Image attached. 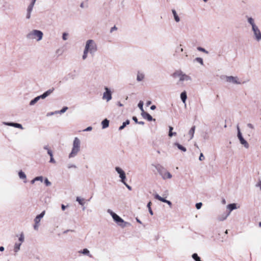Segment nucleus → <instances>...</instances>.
Wrapping results in <instances>:
<instances>
[{"label":"nucleus","instance_id":"nucleus-1","mask_svg":"<svg viewBox=\"0 0 261 261\" xmlns=\"http://www.w3.org/2000/svg\"><path fill=\"white\" fill-rule=\"evenodd\" d=\"M81 150V140L77 137H75L73 143L72 149L69 154V158H73L77 155Z\"/></svg>","mask_w":261,"mask_h":261},{"label":"nucleus","instance_id":"nucleus-2","mask_svg":"<svg viewBox=\"0 0 261 261\" xmlns=\"http://www.w3.org/2000/svg\"><path fill=\"white\" fill-rule=\"evenodd\" d=\"M84 50L91 55H94L97 50V46L95 41L92 39L88 40L86 42Z\"/></svg>","mask_w":261,"mask_h":261},{"label":"nucleus","instance_id":"nucleus-3","mask_svg":"<svg viewBox=\"0 0 261 261\" xmlns=\"http://www.w3.org/2000/svg\"><path fill=\"white\" fill-rule=\"evenodd\" d=\"M107 212L111 215L114 220L121 227L124 228L130 225L129 223L124 222L121 218L110 209H108Z\"/></svg>","mask_w":261,"mask_h":261},{"label":"nucleus","instance_id":"nucleus-4","mask_svg":"<svg viewBox=\"0 0 261 261\" xmlns=\"http://www.w3.org/2000/svg\"><path fill=\"white\" fill-rule=\"evenodd\" d=\"M43 34L42 32L37 30H33L27 35V38L29 39H35L39 41L42 39Z\"/></svg>","mask_w":261,"mask_h":261},{"label":"nucleus","instance_id":"nucleus-5","mask_svg":"<svg viewBox=\"0 0 261 261\" xmlns=\"http://www.w3.org/2000/svg\"><path fill=\"white\" fill-rule=\"evenodd\" d=\"M174 77H178L179 82L182 83L184 81H191L192 78L189 75L184 73L181 70H177L174 72L172 74Z\"/></svg>","mask_w":261,"mask_h":261},{"label":"nucleus","instance_id":"nucleus-6","mask_svg":"<svg viewBox=\"0 0 261 261\" xmlns=\"http://www.w3.org/2000/svg\"><path fill=\"white\" fill-rule=\"evenodd\" d=\"M155 168L164 179H170L172 178V176L171 174L167 171L163 167L158 165L155 167Z\"/></svg>","mask_w":261,"mask_h":261},{"label":"nucleus","instance_id":"nucleus-7","mask_svg":"<svg viewBox=\"0 0 261 261\" xmlns=\"http://www.w3.org/2000/svg\"><path fill=\"white\" fill-rule=\"evenodd\" d=\"M226 82L233 84L240 85L242 84L241 81L238 76H226Z\"/></svg>","mask_w":261,"mask_h":261},{"label":"nucleus","instance_id":"nucleus-8","mask_svg":"<svg viewBox=\"0 0 261 261\" xmlns=\"http://www.w3.org/2000/svg\"><path fill=\"white\" fill-rule=\"evenodd\" d=\"M105 91L103 92L102 95V99L106 100L107 102L111 100L112 98V92L111 90L107 87H105Z\"/></svg>","mask_w":261,"mask_h":261},{"label":"nucleus","instance_id":"nucleus-9","mask_svg":"<svg viewBox=\"0 0 261 261\" xmlns=\"http://www.w3.org/2000/svg\"><path fill=\"white\" fill-rule=\"evenodd\" d=\"M251 30L253 33L254 39L258 42L261 41V32L258 27L257 26L252 28Z\"/></svg>","mask_w":261,"mask_h":261},{"label":"nucleus","instance_id":"nucleus-10","mask_svg":"<svg viewBox=\"0 0 261 261\" xmlns=\"http://www.w3.org/2000/svg\"><path fill=\"white\" fill-rule=\"evenodd\" d=\"M45 213V212L44 211L40 214L37 215L36 217V218H35V219H34L35 224L34 225V229L38 230L39 226V222H40L41 219L44 217Z\"/></svg>","mask_w":261,"mask_h":261},{"label":"nucleus","instance_id":"nucleus-11","mask_svg":"<svg viewBox=\"0 0 261 261\" xmlns=\"http://www.w3.org/2000/svg\"><path fill=\"white\" fill-rule=\"evenodd\" d=\"M116 171L119 174V177L121 178V181L124 182L126 179V175L124 171L120 167H115Z\"/></svg>","mask_w":261,"mask_h":261},{"label":"nucleus","instance_id":"nucleus-12","mask_svg":"<svg viewBox=\"0 0 261 261\" xmlns=\"http://www.w3.org/2000/svg\"><path fill=\"white\" fill-rule=\"evenodd\" d=\"M4 124L6 125L13 126L16 128H20L21 129H23V127L22 126V125L19 123H13V122H4Z\"/></svg>","mask_w":261,"mask_h":261},{"label":"nucleus","instance_id":"nucleus-13","mask_svg":"<svg viewBox=\"0 0 261 261\" xmlns=\"http://www.w3.org/2000/svg\"><path fill=\"white\" fill-rule=\"evenodd\" d=\"M55 89L54 88L50 89L48 90H47L46 92H45L43 94L39 96V98L40 99H44L49 95H50L53 91H54Z\"/></svg>","mask_w":261,"mask_h":261},{"label":"nucleus","instance_id":"nucleus-14","mask_svg":"<svg viewBox=\"0 0 261 261\" xmlns=\"http://www.w3.org/2000/svg\"><path fill=\"white\" fill-rule=\"evenodd\" d=\"M141 115L144 119H146L149 121L153 120L152 116L149 114L145 112V111L143 113H141Z\"/></svg>","mask_w":261,"mask_h":261},{"label":"nucleus","instance_id":"nucleus-15","mask_svg":"<svg viewBox=\"0 0 261 261\" xmlns=\"http://www.w3.org/2000/svg\"><path fill=\"white\" fill-rule=\"evenodd\" d=\"M230 215V212L228 213H224L220 215L218 217V220L220 221H222L226 219L228 216Z\"/></svg>","mask_w":261,"mask_h":261},{"label":"nucleus","instance_id":"nucleus-16","mask_svg":"<svg viewBox=\"0 0 261 261\" xmlns=\"http://www.w3.org/2000/svg\"><path fill=\"white\" fill-rule=\"evenodd\" d=\"M247 21L251 26V29L257 27L254 19L251 17H247Z\"/></svg>","mask_w":261,"mask_h":261},{"label":"nucleus","instance_id":"nucleus-17","mask_svg":"<svg viewBox=\"0 0 261 261\" xmlns=\"http://www.w3.org/2000/svg\"><path fill=\"white\" fill-rule=\"evenodd\" d=\"M79 253L83 254L84 255H87L90 257H92V255L90 254L89 250L87 249H84L83 250H81L79 251Z\"/></svg>","mask_w":261,"mask_h":261},{"label":"nucleus","instance_id":"nucleus-18","mask_svg":"<svg viewBox=\"0 0 261 261\" xmlns=\"http://www.w3.org/2000/svg\"><path fill=\"white\" fill-rule=\"evenodd\" d=\"M173 145L174 146H176L178 149L180 150L181 151H182L183 152H186L187 151V149L186 147L182 146L181 145H180L179 143H178L177 142H175V143H173Z\"/></svg>","mask_w":261,"mask_h":261},{"label":"nucleus","instance_id":"nucleus-19","mask_svg":"<svg viewBox=\"0 0 261 261\" xmlns=\"http://www.w3.org/2000/svg\"><path fill=\"white\" fill-rule=\"evenodd\" d=\"M195 128H196L195 126H193L191 128V129L189 130V133H188V134L190 136L189 140H191L193 139V138L194 137L195 130Z\"/></svg>","mask_w":261,"mask_h":261},{"label":"nucleus","instance_id":"nucleus-20","mask_svg":"<svg viewBox=\"0 0 261 261\" xmlns=\"http://www.w3.org/2000/svg\"><path fill=\"white\" fill-rule=\"evenodd\" d=\"M172 14L173 15L174 19L175 21L176 22H179L180 21V18L178 16L177 13H176V11L174 9H173V10H172Z\"/></svg>","mask_w":261,"mask_h":261},{"label":"nucleus","instance_id":"nucleus-21","mask_svg":"<svg viewBox=\"0 0 261 261\" xmlns=\"http://www.w3.org/2000/svg\"><path fill=\"white\" fill-rule=\"evenodd\" d=\"M144 79V74L140 72H138L137 75V81L138 82L142 81Z\"/></svg>","mask_w":261,"mask_h":261},{"label":"nucleus","instance_id":"nucleus-22","mask_svg":"<svg viewBox=\"0 0 261 261\" xmlns=\"http://www.w3.org/2000/svg\"><path fill=\"white\" fill-rule=\"evenodd\" d=\"M240 140V143L241 144H242L243 145H244V146L246 148H249V144L248 143V142L244 139V138H240L239 139Z\"/></svg>","mask_w":261,"mask_h":261},{"label":"nucleus","instance_id":"nucleus-23","mask_svg":"<svg viewBox=\"0 0 261 261\" xmlns=\"http://www.w3.org/2000/svg\"><path fill=\"white\" fill-rule=\"evenodd\" d=\"M227 208L229 210V212L230 213L231 212L237 208V206L236 203H231L227 205Z\"/></svg>","mask_w":261,"mask_h":261},{"label":"nucleus","instance_id":"nucleus-24","mask_svg":"<svg viewBox=\"0 0 261 261\" xmlns=\"http://www.w3.org/2000/svg\"><path fill=\"white\" fill-rule=\"evenodd\" d=\"M180 98L183 103H184L186 105V101L187 98V93L186 91L181 92V93L180 94Z\"/></svg>","mask_w":261,"mask_h":261},{"label":"nucleus","instance_id":"nucleus-25","mask_svg":"<svg viewBox=\"0 0 261 261\" xmlns=\"http://www.w3.org/2000/svg\"><path fill=\"white\" fill-rule=\"evenodd\" d=\"M101 124L103 129L106 128L109 126V121L107 119H105L101 122Z\"/></svg>","mask_w":261,"mask_h":261},{"label":"nucleus","instance_id":"nucleus-26","mask_svg":"<svg viewBox=\"0 0 261 261\" xmlns=\"http://www.w3.org/2000/svg\"><path fill=\"white\" fill-rule=\"evenodd\" d=\"M154 197L155 199L162 201V202H165L166 203V202H167V200L166 199H165V198L161 197L159 194H156L154 195Z\"/></svg>","mask_w":261,"mask_h":261},{"label":"nucleus","instance_id":"nucleus-27","mask_svg":"<svg viewBox=\"0 0 261 261\" xmlns=\"http://www.w3.org/2000/svg\"><path fill=\"white\" fill-rule=\"evenodd\" d=\"M40 98H39V96L36 97L35 98H34L33 99H32L30 102V106H33L39 100H40Z\"/></svg>","mask_w":261,"mask_h":261},{"label":"nucleus","instance_id":"nucleus-28","mask_svg":"<svg viewBox=\"0 0 261 261\" xmlns=\"http://www.w3.org/2000/svg\"><path fill=\"white\" fill-rule=\"evenodd\" d=\"M130 123V121L129 120H127L126 121L122 123V125L120 126L119 128V130H121L123 129L127 125H128Z\"/></svg>","mask_w":261,"mask_h":261},{"label":"nucleus","instance_id":"nucleus-29","mask_svg":"<svg viewBox=\"0 0 261 261\" xmlns=\"http://www.w3.org/2000/svg\"><path fill=\"white\" fill-rule=\"evenodd\" d=\"M21 245V243H15V244L14 245V251L15 252H17L20 250V247Z\"/></svg>","mask_w":261,"mask_h":261},{"label":"nucleus","instance_id":"nucleus-30","mask_svg":"<svg viewBox=\"0 0 261 261\" xmlns=\"http://www.w3.org/2000/svg\"><path fill=\"white\" fill-rule=\"evenodd\" d=\"M18 176L20 179H25L27 178L26 175L25 173L22 171H20L18 172Z\"/></svg>","mask_w":261,"mask_h":261},{"label":"nucleus","instance_id":"nucleus-31","mask_svg":"<svg viewBox=\"0 0 261 261\" xmlns=\"http://www.w3.org/2000/svg\"><path fill=\"white\" fill-rule=\"evenodd\" d=\"M34 5H35V4L31 3V4L28 7L27 11L28 12H31L32 13V11L33 10V7L34 6Z\"/></svg>","mask_w":261,"mask_h":261},{"label":"nucleus","instance_id":"nucleus-32","mask_svg":"<svg viewBox=\"0 0 261 261\" xmlns=\"http://www.w3.org/2000/svg\"><path fill=\"white\" fill-rule=\"evenodd\" d=\"M143 105H144V103L142 101H140L139 103H138V107L139 108V109H140V110L141 111V113H143V112H144V110L143 109Z\"/></svg>","mask_w":261,"mask_h":261},{"label":"nucleus","instance_id":"nucleus-33","mask_svg":"<svg viewBox=\"0 0 261 261\" xmlns=\"http://www.w3.org/2000/svg\"><path fill=\"white\" fill-rule=\"evenodd\" d=\"M192 258L195 260V261H202L200 259V258L198 256V254L197 253H194L192 255Z\"/></svg>","mask_w":261,"mask_h":261},{"label":"nucleus","instance_id":"nucleus-34","mask_svg":"<svg viewBox=\"0 0 261 261\" xmlns=\"http://www.w3.org/2000/svg\"><path fill=\"white\" fill-rule=\"evenodd\" d=\"M194 61H196V62L200 63L201 65H203V61L201 58L197 57L195 59Z\"/></svg>","mask_w":261,"mask_h":261},{"label":"nucleus","instance_id":"nucleus-35","mask_svg":"<svg viewBox=\"0 0 261 261\" xmlns=\"http://www.w3.org/2000/svg\"><path fill=\"white\" fill-rule=\"evenodd\" d=\"M151 202L150 201L148 203L147 205V206L148 208V211H149V213L151 215H153V213L151 208Z\"/></svg>","mask_w":261,"mask_h":261},{"label":"nucleus","instance_id":"nucleus-36","mask_svg":"<svg viewBox=\"0 0 261 261\" xmlns=\"http://www.w3.org/2000/svg\"><path fill=\"white\" fill-rule=\"evenodd\" d=\"M237 130H238L237 136L238 137V139H240V138H243L242 133L240 131V128H239V126L238 125H237Z\"/></svg>","mask_w":261,"mask_h":261},{"label":"nucleus","instance_id":"nucleus-37","mask_svg":"<svg viewBox=\"0 0 261 261\" xmlns=\"http://www.w3.org/2000/svg\"><path fill=\"white\" fill-rule=\"evenodd\" d=\"M69 34L67 33H63L62 34V39L63 40H67L68 38Z\"/></svg>","mask_w":261,"mask_h":261},{"label":"nucleus","instance_id":"nucleus-38","mask_svg":"<svg viewBox=\"0 0 261 261\" xmlns=\"http://www.w3.org/2000/svg\"><path fill=\"white\" fill-rule=\"evenodd\" d=\"M88 53H89L88 52L86 51V50H85L84 49L83 54V56H82V59L83 60H86L87 58L88 54Z\"/></svg>","mask_w":261,"mask_h":261},{"label":"nucleus","instance_id":"nucleus-39","mask_svg":"<svg viewBox=\"0 0 261 261\" xmlns=\"http://www.w3.org/2000/svg\"><path fill=\"white\" fill-rule=\"evenodd\" d=\"M183 50H184V49L182 47L181 44H180L178 46H177L176 49V52H177V53L182 52Z\"/></svg>","mask_w":261,"mask_h":261},{"label":"nucleus","instance_id":"nucleus-40","mask_svg":"<svg viewBox=\"0 0 261 261\" xmlns=\"http://www.w3.org/2000/svg\"><path fill=\"white\" fill-rule=\"evenodd\" d=\"M76 200L79 203V204L81 205H83L84 204V202H83V199H82L79 197H77Z\"/></svg>","mask_w":261,"mask_h":261},{"label":"nucleus","instance_id":"nucleus-41","mask_svg":"<svg viewBox=\"0 0 261 261\" xmlns=\"http://www.w3.org/2000/svg\"><path fill=\"white\" fill-rule=\"evenodd\" d=\"M197 50L200 51H202L203 53H204L206 54H208V52L205 50L204 48H202L201 47H197Z\"/></svg>","mask_w":261,"mask_h":261},{"label":"nucleus","instance_id":"nucleus-42","mask_svg":"<svg viewBox=\"0 0 261 261\" xmlns=\"http://www.w3.org/2000/svg\"><path fill=\"white\" fill-rule=\"evenodd\" d=\"M169 131L168 135L170 137H172L173 136V132H172V130L173 128L172 126H169Z\"/></svg>","mask_w":261,"mask_h":261},{"label":"nucleus","instance_id":"nucleus-43","mask_svg":"<svg viewBox=\"0 0 261 261\" xmlns=\"http://www.w3.org/2000/svg\"><path fill=\"white\" fill-rule=\"evenodd\" d=\"M24 237L23 234L22 233L20 234V237L19 238V241L20 242L21 244L24 241Z\"/></svg>","mask_w":261,"mask_h":261},{"label":"nucleus","instance_id":"nucleus-44","mask_svg":"<svg viewBox=\"0 0 261 261\" xmlns=\"http://www.w3.org/2000/svg\"><path fill=\"white\" fill-rule=\"evenodd\" d=\"M44 183L46 186H50L51 185V183L48 180V179L47 178H45Z\"/></svg>","mask_w":261,"mask_h":261},{"label":"nucleus","instance_id":"nucleus-45","mask_svg":"<svg viewBox=\"0 0 261 261\" xmlns=\"http://www.w3.org/2000/svg\"><path fill=\"white\" fill-rule=\"evenodd\" d=\"M67 109H68V107H63L62 108V109L60 110V114H63V113H65L67 111Z\"/></svg>","mask_w":261,"mask_h":261},{"label":"nucleus","instance_id":"nucleus-46","mask_svg":"<svg viewBox=\"0 0 261 261\" xmlns=\"http://www.w3.org/2000/svg\"><path fill=\"white\" fill-rule=\"evenodd\" d=\"M43 179V177L42 176H37V177H35V180H36V181H40L42 182Z\"/></svg>","mask_w":261,"mask_h":261},{"label":"nucleus","instance_id":"nucleus-47","mask_svg":"<svg viewBox=\"0 0 261 261\" xmlns=\"http://www.w3.org/2000/svg\"><path fill=\"white\" fill-rule=\"evenodd\" d=\"M202 205V204L201 202H199L197 203L195 206L197 209L199 210L201 207Z\"/></svg>","mask_w":261,"mask_h":261},{"label":"nucleus","instance_id":"nucleus-48","mask_svg":"<svg viewBox=\"0 0 261 261\" xmlns=\"http://www.w3.org/2000/svg\"><path fill=\"white\" fill-rule=\"evenodd\" d=\"M122 182L127 187V188L129 190H132V187L126 183L125 180H124V182Z\"/></svg>","mask_w":261,"mask_h":261},{"label":"nucleus","instance_id":"nucleus-49","mask_svg":"<svg viewBox=\"0 0 261 261\" xmlns=\"http://www.w3.org/2000/svg\"><path fill=\"white\" fill-rule=\"evenodd\" d=\"M204 159V156H203V153H201L200 156L199 157V160L200 161H203Z\"/></svg>","mask_w":261,"mask_h":261},{"label":"nucleus","instance_id":"nucleus-50","mask_svg":"<svg viewBox=\"0 0 261 261\" xmlns=\"http://www.w3.org/2000/svg\"><path fill=\"white\" fill-rule=\"evenodd\" d=\"M31 12L27 11L26 18L29 19L31 18Z\"/></svg>","mask_w":261,"mask_h":261},{"label":"nucleus","instance_id":"nucleus-51","mask_svg":"<svg viewBox=\"0 0 261 261\" xmlns=\"http://www.w3.org/2000/svg\"><path fill=\"white\" fill-rule=\"evenodd\" d=\"M247 127L251 129H253L254 128V126L251 123H248Z\"/></svg>","mask_w":261,"mask_h":261},{"label":"nucleus","instance_id":"nucleus-52","mask_svg":"<svg viewBox=\"0 0 261 261\" xmlns=\"http://www.w3.org/2000/svg\"><path fill=\"white\" fill-rule=\"evenodd\" d=\"M256 187H260L261 186V178L259 179L258 182L256 184Z\"/></svg>","mask_w":261,"mask_h":261},{"label":"nucleus","instance_id":"nucleus-53","mask_svg":"<svg viewBox=\"0 0 261 261\" xmlns=\"http://www.w3.org/2000/svg\"><path fill=\"white\" fill-rule=\"evenodd\" d=\"M47 153L49 154L50 157L53 156V152H52V151L50 149H48Z\"/></svg>","mask_w":261,"mask_h":261},{"label":"nucleus","instance_id":"nucleus-54","mask_svg":"<svg viewBox=\"0 0 261 261\" xmlns=\"http://www.w3.org/2000/svg\"><path fill=\"white\" fill-rule=\"evenodd\" d=\"M68 168L69 169H70V168H76V166L73 165V164H70V165H68Z\"/></svg>","mask_w":261,"mask_h":261},{"label":"nucleus","instance_id":"nucleus-55","mask_svg":"<svg viewBox=\"0 0 261 261\" xmlns=\"http://www.w3.org/2000/svg\"><path fill=\"white\" fill-rule=\"evenodd\" d=\"M92 129V127L91 126H89L87 128H86L84 130V131L88 132L90 131Z\"/></svg>","mask_w":261,"mask_h":261},{"label":"nucleus","instance_id":"nucleus-56","mask_svg":"<svg viewBox=\"0 0 261 261\" xmlns=\"http://www.w3.org/2000/svg\"><path fill=\"white\" fill-rule=\"evenodd\" d=\"M49 162H50V163H56V161H55V160H54V159L53 156H51V157H50Z\"/></svg>","mask_w":261,"mask_h":261},{"label":"nucleus","instance_id":"nucleus-57","mask_svg":"<svg viewBox=\"0 0 261 261\" xmlns=\"http://www.w3.org/2000/svg\"><path fill=\"white\" fill-rule=\"evenodd\" d=\"M133 120H134V121L136 123H138V119H137V117H136L134 116V117H133Z\"/></svg>","mask_w":261,"mask_h":261},{"label":"nucleus","instance_id":"nucleus-58","mask_svg":"<svg viewBox=\"0 0 261 261\" xmlns=\"http://www.w3.org/2000/svg\"><path fill=\"white\" fill-rule=\"evenodd\" d=\"M166 203H167L169 206L171 207L172 206V203L171 201H169V200H167V202H166Z\"/></svg>","mask_w":261,"mask_h":261},{"label":"nucleus","instance_id":"nucleus-59","mask_svg":"<svg viewBox=\"0 0 261 261\" xmlns=\"http://www.w3.org/2000/svg\"><path fill=\"white\" fill-rule=\"evenodd\" d=\"M117 30V28L114 26L113 27H112L111 29V30H110V32H112L113 31H114V30Z\"/></svg>","mask_w":261,"mask_h":261},{"label":"nucleus","instance_id":"nucleus-60","mask_svg":"<svg viewBox=\"0 0 261 261\" xmlns=\"http://www.w3.org/2000/svg\"><path fill=\"white\" fill-rule=\"evenodd\" d=\"M155 109H156V106H155V105H152V106H151V107H150V109H151V110H155Z\"/></svg>","mask_w":261,"mask_h":261},{"label":"nucleus","instance_id":"nucleus-61","mask_svg":"<svg viewBox=\"0 0 261 261\" xmlns=\"http://www.w3.org/2000/svg\"><path fill=\"white\" fill-rule=\"evenodd\" d=\"M54 115V112H50V113H48L47 114V116H51V115Z\"/></svg>","mask_w":261,"mask_h":261},{"label":"nucleus","instance_id":"nucleus-62","mask_svg":"<svg viewBox=\"0 0 261 261\" xmlns=\"http://www.w3.org/2000/svg\"><path fill=\"white\" fill-rule=\"evenodd\" d=\"M43 148L48 151V149H50L47 145L44 146Z\"/></svg>","mask_w":261,"mask_h":261},{"label":"nucleus","instance_id":"nucleus-63","mask_svg":"<svg viewBox=\"0 0 261 261\" xmlns=\"http://www.w3.org/2000/svg\"><path fill=\"white\" fill-rule=\"evenodd\" d=\"M61 208L63 211H64L66 208V206H65L64 204H62L61 206Z\"/></svg>","mask_w":261,"mask_h":261},{"label":"nucleus","instance_id":"nucleus-64","mask_svg":"<svg viewBox=\"0 0 261 261\" xmlns=\"http://www.w3.org/2000/svg\"><path fill=\"white\" fill-rule=\"evenodd\" d=\"M151 103V101H148L146 102V105H147V106H149Z\"/></svg>","mask_w":261,"mask_h":261}]
</instances>
